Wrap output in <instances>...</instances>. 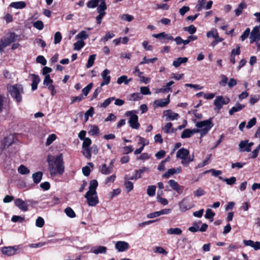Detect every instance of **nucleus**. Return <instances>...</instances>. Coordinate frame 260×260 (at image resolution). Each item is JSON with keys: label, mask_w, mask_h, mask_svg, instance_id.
<instances>
[{"label": "nucleus", "mask_w": 260, "mask_h": 260, "mask_svg": "<svg viewBox=\"0 0 260 260\" xmlns=\"http://www.w3.org/2000/svg\"><path fill=\"white\" fill-rule=\"evenodd\" d=\"M64 212L70 218H74L76 216V214L71 207H67L65 209Z\"/></svg>", "instance_id": "nucleus-41"}, {"label": "nucleus", "mask_w": 260, "mask_h": 260, "mask_svg": "<svg viewBox=\"0 0 260 260\" xmlns=\"http://www.w3.org/2000/svg\"><path fill=\"white\" fill-rule=\"evenodd\" d=\"M120 18L123 21L131 22L134 19V17L132 15L124 14L121 16Z\"/></svg>", "instance_id": "nucleus-51"}, {"label": "nucleus", "mask_w": 260, "mask_h": 260, "mask_svg": "<svg viewBox=\"0 0 260 260\" xmlns=\"http://www.w3.org/2000/svg\"><path fill=\"white\" fill-rule=\"evenodd\" d=\"M37 62L45 66L47 63V60L43 56L39 55L37 58Z\"/></svg>", "instance_id": "nucleus-64"}, {"label": "nucleus", "mask_w": 260, "mask_h": 260, "mask_svg": "<svg viewBox=\"0 0 260 260\" xmlns=\"http://www.w3.org/2000/svg\"><path fill=\"white\" fill-rule=\"evenodd\" d=\"M172 127V124L171 122H168L165 126L162 127V131L164 132V133L166 134L170 133H174V130L173 129Z\"/></svg>", "instance_id": "nucleus-35"}, {"label": "nucleus", "mask_w": 260, "mask_h": 260, "mask_svg": "<svg viewBox=\"0 0 260 260\" xmlns=\"http://www.w3.org/2000/svg\"><path fill=\"white\" fill-rule=\"evenodd\" d=\"M45 223L44 220L41 217H38L36 221V225L39 228H42Z\"/></svg>", "instance_id": "nucleus-54"}, {"label": "nucleus", "mask_w": 260, "mask_h": 260, "mask_svg": "<svg viewBox=\"0 0 260 260\" xmlns=\"http://www.w3.org/2000/svg\"><path fill=\"white\" fill-rule=\"evenodd\" d=\"M52 83L53 80L50 78V75H46L43 81L44 85L48 87L51 84H52Z\"/></svg>", "instance_id": "nucleus-52"}, {"label": "nucleus", "mask_w": 260, "mask_h": 260, "mask_svg": "<svg viewBox=\"0 0 260 260\" xmlns=\"http://www.w3.org/2000/svg\"><path fill=\"white\" fill-rule=\"evenodd\" d=\"M148 171L149 169L145 167H142L141 169L136 170L134 173L136 175V178H137L138 179L141 178L142 174L145 172H148Z\"/></svg>", "instance_id": "nucleus-31"}, {"label": "nucleus", "mask_w": 260, "mask_h": 260, "mask_svg": "<svg viewBox=\"0 0 260 260\" xmlns=\"http://www.w3.org/2000/svg\"><path fill=\"white\" fill-rule=\"evenodd\" d=\"M56 138V136L55 134H52L50 135L47 139L46 145H50Z\"/></svg>", "instance_id": "nucleus-49"}, {"label": "nucleus", "mask_w": 260, "mask_h": 260, "mask_svg": "<svg viewBox=\"0 0 260 260\" xmlns=\"http://www.w3.org/2000/svg\"><path fill=\"white\" fill-rule=\"evenodd\" d=\"M47 161L51 175H61L64 171L62 154L54 156L48 155Z\"/></svg>", "instance_id": "nucleus-1"}, {"label": "nucleus", "mask_w": 260, "mask_h": 260, "mask_svg": "<svg viewBox=\"0 0 260 260\" xmlns=\"http://www.w3.org/2000/svg\"><path fill=\"white\" fill-rule=\"evenodd\" d=\"M14 204L16 207L22 211L25 212L28 210V208L27 202L19 198H17L15 200Z\"/></svg>", "instance_id": "nucleus-17"}, {"label": "nucleus", "mask_w": 260, "mask_h": 260, "mask_svg": "<svg viewBox=\"0 0 260 260\" xmlns=\"http://www.w3.org/2000/svg\"><path fill=\"white\" fill-rule=\"evenodd\" d=\"M184 29L190 34L195 33L197 30L196 27L193 25H190L188 27H185Z\"/></svg>", "instance_id": "nucleus-59"}, {"label": "nucleus", "mask_w": 260, "mask_h": 260, "mask_svg": "<svg viewBox=\"0 0 260 260\" xmlns=\"http://www.w3.org/2000/svg\"><path fill=\"white\" fill-rule=\"evenodd\" d=\"M33 26L39 30H42L44 27V24L42 21L38 20L35 22Z\"/></svg>", "instance_id": "nucleus-56"}, {"label": "nucleus", "mask_w": 260, "mask_h": 260, "mask_svg": "<svg viewBox=\"0 0 260 260\" xmlns=\"http://www.w3.org/2000/svg\"><path fill=\"white\" fill-rule=\"evenodd\" d=\"M43 173L41 172H38L32 174V177L35 183H39L42 180Z\"/></svg>", "instance_id": "nucleus-29"}, {"label": "nucleus", "mask_w": 260, "mask_h": 260, "mask_svg": "<svg viewBox=\"0 0 260 260\" xmlns=\"http://www.w3.org/2000/svg\"><path fill=\"white\" fill-rule=\"evenodd\" d=\"M82 153L83 155L88 159H90L91 158V154L90 148L82 147Z\"/></svg>", "instance_id": "nucleus-34"}, {"label": "nucleus", "mask_w": 260, "mask_h": 260, "mask_svg": "<svg viewBox=\"0 0 260 260\" xmlns=\"http://www.w3.org/2000/svg\"><path fill=\"white\" fill-rule=\"evenodd\" d=\"M250 43H257L260 40V27L255 26L252 30L250 35Z\"/></svg>", "instance_id": "nucleus-10"}, {"label": "nucleus", "mask_w": 260, "mask_h": 260, "mask_svg": "<svg viewBox=\"0 0 260 260\" xmlns=\"http://www.w3.org/2000/svg\"><path fill=\"white\" fill-rule=\"evenodd\" d=\"M196 126L200 129L201 137L208 133L211 128L213 126L212 119H209L198 122L196 124Z\"/></svg>", "instance_id": "nucleus-5"}, {"label": "nucleus", "mask_w": 260, "mask_h": 260, "mask_svg": "<svg viewBox=\"0 0 260 260\" xmlns=\"http://www.w3.org/2000/svg\"><path fill=\"white\" fill-rule=\"evenodd\" d=\"M98 186V182L96 180H92L90 182L89 190L84 195L87 203L89 206H95L99 203L96 189Z\"/></svg>", "instance_id": "nucleus-2"}, {"label": "nucleus", "mask_w": 260, "mask_h": 260, "mask_svg": "<svg viewBox=\"0 0 260 260\" xmlns=\"http://www.w3.org/2000/svg\"><path fill=\"white\" fill-rule=\"evenodd\" d=\"M13 142V138L10 136L5 138L0 142V152L2 153L3 150L10 146Z\"/></svg>", "instance_id": "nucleus-11"}, {"label": "nucleus", "mask_w": 260, "mask_h": 260, "mask_svg": "<svg viewBox=\"0 0 260 260\" xmlns=\"http://www.w3.org/2000/svg\"><path fill=\"white\" fill-rule=\"evenodd\" d=\"M129 179L127 177L125 178L124 186L127 192H129L133 189V184L132 182L129 181Z\"/></svg>", "instance_id": "nucleus-38"}, {"label": "nucleus", "mask_w": 260, "mask_h": 260, "mask_svg": "<svg viewBox=\"0 0 260 260\" xmlns=\"http://www.w3.org/2000/svg\"><path fill=\"white\" fill-rule=\"evenodd\" d=\"M189 151L184 148L179 149L176 153L177 158L181 159L182 160L181 164L185 166H188L189 162L193 160V155L192 157L189 156Z\"/></svg>", "instance_id": "nucleus-4"}, {"label": "nucleus", "mask_w": 260, "mask_h": 260, "mask_svg": "<svg viewBox=\"0 0 260 260\" xmlns=\"http://www.w3.org/2000/svg\"><path fill=\"white\" fill-rule=\"evenodd\" d=\"M157 60V58L154 57L152 58L148 59L146 57H144L143 60L140 62V64H143L145 63H153Z\"/></svg>", "instance_id": "nucleus-46"}, {"label": "nucleus", "mask_w": 260, "mask_h": 260, "mask_svg": "<svg viewBox=\"0 0 260 260\" xmlns=\"http://www.w3.org/2000/svg\"><path fill=\"white\" fill-rule=\"evenodd\" d=\"M207 0H198V3L196 6V9L198 11H201L203 9L205 8L206 9H210L213 4L212 1H209L207 2L206 6H205Z\"/></svg>", "instance_id": "nucleus-12"}, {"label": "nucleus", "mask_w": 260, "mask_h": 260, "mask_svg": "<svg viewBox=\"0 0 260 260\" xmlns=\"http://www.w3.org/2000/svg\"><path fill=\"white\" fill-rule=\"evenodd\" d=\"M205 191L201 187L198 188L197 190L193 191V193L195 197H199L205 194Z\"/></svg>", "instance_id": "nucleus-47"}, {"label": "nucleus", "mask_w": 260, "mask_h": 260, "mask_svg": "<svg viewBox=\"0 0 260 260\" xmlns=\"http://www.w3.org/2000/svg\"><path fill=\"white\" fill-rule=\"evenodd\" d=\"M24 220V217H21L20 216H17V215H14L12 216L11 218V220L14 222H22Z\"/></svg>", "instance_id": "nucleus-63"}, {"label": "nucleus", "mask_w": 260, "mask_h": 260, "mask_svg": "<svg viewBox=\"0 0 260 260\" xmlns=\"http://www.w3.org/2000/svg\"><path fill=\"white\" fill-rule=\"evenodd\" d=\"M32 79V84H31V89L32 90H35L37 89L38 85L40 82V79L38 75L32 74L31 75Z\"/></svg>", "instance_id": "nucleus-21"}, {"label": "nucleus", "mask_w": 260, "mask_h": 260, "mask_svg": "<svg viewBox=\"0 0 260 260\" xmlns=\"http://www.w3.org/2000/svg\"><path fill=\"white\" fill-rule=\"evenodd\" d=\"M85 43L82 40H79L74 43V50L79 51L84 46Z\"/></svg>", "instance_id": "nucleus-42"}, {"label": "nucleus", "mask_w": 260, "mask_h": 260, "mask_svg": "<svg viewBox=\"0 0 260 260\" xmlns=\"http://www.w3.org/2000/svg\"><path fill=\"white\" fill-rule=\"evenodd\" d=\"M174 83V82L173 81H170L168 83H167V84L164 86L163 87L160 88H158L155 90V92L156 93H165L171 90V89L170 88V86L173 85Z\"/></svg>", "instance_id": "nucleus-20"}, {"label": "nucleus", "mask_w": 260, "mask_h": 260, "mask_svg": "<svg viewBox=\"0 0 260 260\" xmlns=\"http://www.w3.org/2000/svg\"><path fill=\"white\" fill-rule=\"evenodd\" d=\"M163 115L166 117V120H174L179 118L178 113L173 112L171 110H167L163 112Z\"/></svg>", "instance_id": "nucleus-15"}, {"label": "nucleus", "mask_w": 260, "mask_h": 260, "mask_svg": "<svg viewBox=\"0 0 260 260\" xmlns=\"http://www.w3.org/2000/svg\"><path fill=\"white\" fill-rule=\"evenodd\" d=\"M127 116H129L128 123L131 127L134 129H138L140 126L138 122V116L134 114L133 111H127L126 113Z\"/></svg>", "instance_id": "nucleus-8"}, {"label": "nucleus", "mask_w": 260, "mask_h": 260, "mask_svg": "<svg viewBox=\"0 0 260 260\" xmlns=\"http://www.w3.org/2000/svg\"><path fill=\"white\" fill-rule=\"evenodd\" d=\"M156 191V186L154 185L148 186L147 193L149 196L152 197L155 195Z\"/></svg>", "instance_id": "nucleus-43"}, {"label": "nucleus", "mask_w": 260, "mask_h": 260, "mask_svg": "<svg viewBox=\"0 0 260 260\" xmlns=\"http://www.w3.org/2000/svg\"><path fill=\"white\" fill-rule=\"evenodd\" d=\"M243 244L245 246H250L253 248L255 250L260 249V242L256 241L254 242L251 240H244L243 241Z\"/></svg>", "instance_id": "nucleus-19"}, {"label": "nucleus", "mask_w": 260, "mask_h": 260, "mask_svg": "<svg viewBox=\"0 0 260 260\" xmlns=\"http://www.w3.org/2000/svg\"><path fill=\"white\" fill-rule=\"evenodd\" d=\"M99 3V0L90 1L87 3V7L89 8H95Z\"/></svg>", "instance_id": "nucleus-50"}, {"label": "nucleus", "mask_w": 260, "mask_h": 260, "mask_svg": "<svg viewBox=\"0 0 260 260\" xmlns=\"http://www.w3.org/2000/svg\"><path fill=\"white\" fill-rule=\"evenodd\" d=\"M208 172H211L212 175L214 176H218L219 175H221L222 174L221 171L220 170H216L214 169H210L208 171H206L204 173L206 174Z\"/></svg>", "instance_id": "nucleus-60"}, {"label": "nucleus", "mask_w": 260, "mask_h": 260, "mask_svg": "<svg viewBox=\"0 0 260 260\" xmlns=\"http://www.w3.org/2000/svg\"><path fill=\"white\" fill-rule=\"evenodd\" d=\"M179 206L182 212H185L193 207V204L190 202L188 197H185L179 203Z\"/></svg>", "instance_id": "nucleus-9"}, {"label": "nucleus", "mask_w": 260, "mask_h": 260, "mask_svg": "<svg viewBox=\"0 0 260 260\" xmlns=\"http://www.w3.org/2000/svg\"><path fill=\"white\" fill-rule=\"evenodd\" d=\"M99 127L96 125H93L90 126V129L88 133L90 136H95L99 134Z\"/></svg>", "instance_id": "nucleus-32"}, {"label": "nucleus", "mask_w": 260, "mask_h": 260, "mask_svg": "<svg viewBox=\"0 0 260 260\" xmlns=\"http://www.w3.org/2000/svg\"><path fill=\"white\" fill-rule=\"evenodd\" d=\"M170 94H169L166 99L156 100L154 101V107H166L170 103Z\"/></svg>", "instance_id": "nucleus-14"}, {"label": "nucleus", "mask_w": 260, "mask_h": 260, "mask_svg": "<svg viewBox=\"0 0 260 260\" xmlns=\"http://www.w3.org/2000/svg\"><path fill=\"white\" fill-rule=\"evenodd\" d=\"M112 170L113 167L112 166L107 167L106 164L102 165L100 168V172L101 173L105 175L110 174Z\"/></svg>", "instance_id": "nucleus-24"}, {"label": "nucleus", "mask_w": 260, "mask_h": 260, "mask_svg": "<svg viewBox=\"0 0 260 260\" xmlns=\"http://www.w3.org/2000/svg\"><path fill=\"white\" fill-rule=\"evenodd\" d=\"M10 7L17 9H21L24 8L26 7V4L23 1L12 2L10 4Z\"/></svg>", "instance_id": "nucleus-23"}, {"label": "nucleus", "mask_w": 260, "mask_h": 260, "mask_svg": "<svg viewBox=\"0 0 260 260\" xmlns=\"http://www.w3.org/2000/svg\"><path fill=\"white\" fill-rule=\"evenodd\" d=\"M115 248L118 252H124L128 250L130 248V246L125 241H119L115 243Z\"/></svg>", "instance_id": "nucleus-13"}, {"label": "nucleus", "mask_w": 260, "mask_h": 260, "mask_svg": "<svg viewBox=\"0 0 260 260\" xmlns=\"http://www.w3.org/2000/svg\"><path fill=\"white\" fill-rule=\"evenodd\" d=\"M105 1L106 0H99L100 4L99 3L97 6L98 12H105V10L107 9Z\"/></svg>", "instance_id": "nucleus-28"}, {"label": "nucleus", "mask_w": 260, "mask_h": 260, "mask_svg": "<svg viewBox=\"0 0 260 260\" xmlns=\"http://www.w3.org/2000/svg\"><path fill=\"white\" fill-rule=\"evenodd\" d=\"M17 35L15 33H11L8 37L4 38L2 39V41L5 46L7 47L11 43L15 41L17 39Z\"/></svg>", "instance_id": "nucleus-18"}, {"label": "nucleus", "mask_w": 260, "mask_h": 260, "mask_svg": "<svg viewBox=\"0 0 260 260\" xmlns=\"http://www.w3.org/2000/svg\"><path fill=\"white\" fill-rule=\"evenodd\" d=\"M245 107L244 105L240 104L239 103L236 104V105L232 107L229 111V114L231 115H233L235 112L240 111Z\"/></svg>", "instance_id": "nucleus-25"}, {"label": "nucleus", "mask_w": 260, "mask_h": 260, "mask_svg": "<svg viewBox=\"0 0 260 260\" xmlns=\"http://www.w3.org/2000/svg\"><path fill=\"white\" fill-rule=\"evenodd\" d=\"M110 71L107 69H105L101 73V76L103 78V81L101 83V86H103L105 85L109 84L111 80V77L110 76Z\"/></svg>", "instance_id": "nucleus-16"}, {"label": "nucleus", "mask_w": 260, "mask_h": 260, "mask_svg": "<svg viewBox=\"0 0 260 260\" xmlns=\"http://www.w3.org/2000/svg\"><path fill=\"white\" fill-rule=\"evenodd\" d=\"M153 251L154 252L162 253L165 255L168 253V252L162 247L160 246L155 247L153 249Z\"/></svg>", "instance_id": "nucleus-61"}, {"label": "nucleus", "mask_w": 260, "mask_h": 260, "mask_svg": "<svg viewBox=\"0 0 260 260\" xmlns=\"http://www.w3.org/2000/svg\"><path fill=\"white\" fill-rule=\"evenodd\" d=\"M192 136L190 129H185L182 133L181 138L182 139L188 138Z\"/></svg>", "instance_id": "nucleus-45"}, {"label": "nucleus", "mask_w": 260, "mask_h": 260, "mask_svg": "<svg viewBox=\"0 0 260 260\" xmlns=\"http://www.w3.org/2000/svg\"><path fill=\"white\" fill-rule=\"evenodd\" d=\"M167 233L168 235H180L182 233V231L179 228H171L167 230Z\"/></svg>", "instance_id": "nucleus-27"}, {"label": "nucleus", "mask_w": 260, "mask_h": 260, "mask_svg": "<svg viewBox=\"0 0 260 260\" xmlns=\"http://www.w3.org/2000/svg\"><path fill=\"white\" fill-rule=\"evenodd\" d=\"M106 247L103 246H99L97 247L92 248L90 250L91 252L96 254L99 253H106Z\"/></svg>", "instance_id": "nucleus-22"}, {"label": "nucleus", "mask_w": 260, "mask_h": 260, "mask_svg": "<svg viewBox=\"0 0 260 260\" xmlns=\"http://www.w3.org/2000/svg\"><path fill=\"white\" fill-rule=\"evenodd\" d=\"M250 30L249 28H247L240 37L242 41H244L250 35Z\"/></svg>", "instance_id": "nucleus-57"}, {"label": "nucleus", "mask_w": 260, "mask_h": 260, "mask_svg": "<svg viewBox=\"0 0 260 260\" xmlns=\"http://www.w3.org/2000/svg\"><path fill=\"white\" fill-rule=\"evenodd\" d=\"M94 114V109L92 107H91L85 113L84 118L85 121H87L88 120L89 116L92 117Z\"/></svg>", "instance_id": "nucleus-44"}, {"label": "nucleus", "mask_w": 260, "mask_h": 260, "mask_svg": "<svg viewBox=\"0 0 260 260\" xmlns=\"http://www.w3.org/2000/svg\"><path fill=\"white\" fill-rule=\"evenodd\" d=\"M188 58L187 57H179L176 60H174L173 65L177 68L179 67L182 63H185L187 61Z\"/></svg>", "instance_id": "nucleus-26"}, {"label": "nucleus", "mask_w": 260, "mask_h": 260, "mask_svg": "<svg viewBox=\"0 0 260 260\" xmlns=\"http://www.w3.org/2000/svg\"><path fill=\"white\" fill-rule=\"evenodd\" d=\"M214 216L215 213L210 209H208L206 210V214L205 215V217L206 218L209 219L211 221H212Z\"/></svg>", "instance_id": "nucleus-40"}, {"label": "nucleus", "mask_w": 260, "mask_h": 260, "mask_svg": "<svg viewBox=\"0 0 260 260\" xmlns=\"http://www.w3.org/2000/svg\"><path fill=\"white\" fill-rule=\"evenodd\" d=\"M92 83H90L86 87H85L82 90L83 94L86 96L88 94L90 89L92 88Z\"/></svg>", "instance_id": "nucleus-53"}, {"label": "nucleus", "mask_w": 260, "mask_h": 260, "mask_svg": "<svg viewBox=\"0 0 260 260\" xmlns=\"http://www.w3.org/2000/svg\"><path fill=\"white\" fill-rule=\"evenodd\" d=\"M95 57H96L95 54H92V55L89 56L88 59L87 63L86 64L87 68H89L93 65L94 60L95 59Z\"/></svg>", "instance_id": "nucleus-39"}, {"label": "nucleus", "mask_w": 260, "mask_h": 260, "mask_svg": "<svg viewBox=\"0 0 260 260\" xmlns=\"http://www.w3.org/2000/svg\"><path fill=\"white\" fill-rule=\"evenodd\" d=\"M62 36L60 32L57 31L54 35V44H57L60 42Z\"/></svg>", "instance_id": "nucleus-58"}, {"label": "nucleus", "mask_w": 260, "mask_h": 260, "mask_svg": "<svg viewBox=\"0 0 260 260\" xmlns=\"http://www.w3.org/2000/svg\"><path fill=\"white\" fill-rule=\"evenodd\" d=\"M18 172L20 174L26 175V174H28L29 173L30 171L25 166L21 165L18 168Z\"/></svg>", "instance_id": "nucleus-37"}, {"label": "nucleus", "mask_w": 260, "mask_h": 260, "mask_svg": "<svg viewBox=\"0 0 260 260\" xmlns=\"http://www.w3.org/2000/svg\"><path fill=\"white\" fill-rule=\"evenodd\" d=\"M115 36V35L113 33L111 32H107L106 35L101 38V41L103 42H106L109 39H110L112 38H113Z\"/></svg>", "instance_id": "nucleus-55"}, {"label": "nucleus", "mask_w": 260, "mask_h": 260, "mask_svg": "<svg viewBox=\"0 0 260 260\" xmlns=\"http://www.w3.org/2000/svg\"><path fill=\"white\" fill-rule=\"evenodd\" d=\"M219 179L225 182L227 184L232 185L236 183V178L235 177H232L230 178H223L222 177L219 176Z\"/></svg>", "instance_id": "nucleus-33"}, {"label": "nucleus", "mask_w": 260, "mask_h": 260, "mask_svg": "<svg viewBox=\"0 0 260 260\" xmlns=\"http://www.w3.org/2000/svg\"><path fill=\"white\" fill-rule=\"evenodd\" d=\"M7 90L11 96L15 100L17 103H20L22 100L21 94L23 93V88L20 84L8 85Z\"/></svg>", "instance_id": "nucleus-3"}, {"label": "nucleus", "mask_w": 260, "mask_h": 260, "mask_svg": "<svg viewBox=\"0 0 260 260\" xmlns=\"http://www.w3.org/2000/svg\"><path fill=\"white\" fill-rule=\"evenodd\" d=\"M229 102L230 99L227 97H223L222 96H216L214 101V104L215 106L214 110L218 111L222 108L224 105L228 104Z\"/></svg>", "instance_id": "nucleus-6"}, {"label": "nucleus", "mask_w": 260, "mask_h": 260, "mask_svg": "<svg viewBox=\"0 0 260 260\" xmlns=\"http://www.w3.org/2000/svg\"><path fill=\"white\" fill-rule=\"evenodd\" d=\"M114 100H115V98L114 97L109 98L105 100L104 102L101 104V106L103 108H106L108 106H109L111 102Z\"/></svg>", "instance_id": "nucleus-62"}, {"label": "nucleus", "mask_w": 260, "mask_h": 260, "mask_svg": "<svg viewBox=\"0 0 260 260\" xmlns=\"http://www.w3.org/2000/svg\"><path fill=\"white\" fill-rule=\"evenodd\" d=\"M246 7V5L245 3H240L238 5V8L235 10L236 16H238L239 15H240L242 13L243 10Z\"/></svg>", "instance_id": "nucleus-36"}, {"label": "nucleus", "mask_w": 260, "mask_h": 260, "mask_svg": "<svg viewBox=\"0 0 260 260\" xmlns=\"http://www.w3.org/2000/svg\"><path fill=\"white\" fill-rule=\"evenodd\" d=\"M19 250L20 247L19 245L4 247L1 249L2 253L7 256L14 255L16 254Z\"/></svg>", "instance_id": "nucleus-7"}, {"label": "nucleus", "mask_w": 260, "mask_h": 260, "mask_svg": "<svg viewBox=\"0 0 260 260\" xmlns=\"http://www.w3.org/2000/svg\"><path fill=\"white\" fill-rule=\"evenodd\" d=\"M88 37V35L87 33L84 31L82 30L78 34H77L76 36V39H80L82 40H85Z\"/></svg>", "instance_id": "nucleus-48"}, {"label": "nucleus", "mask_w": 260, "mask_h": 260, "mask_svg": "<svg viewBox=\"0 0 260 260\" xmlns=\"http://www.w3.org/2000/svg\"><path fill=\"white\" fill-rule=\"evenodd\" d=\"M170 186L175 191L179 192L181 189V186L174 180H170L168 182Z\"/></svg>", "instance_id": "nucleus-30"}]
</instances>
